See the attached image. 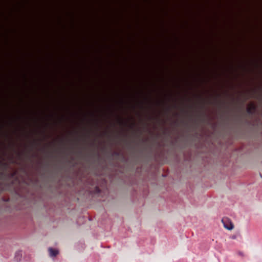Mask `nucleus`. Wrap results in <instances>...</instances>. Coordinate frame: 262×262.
I'll list each match as a JSON object with an SVG mask.
<instances>
[{
	"label": "nucleus",
	"instance_id": "obj_1",
	"mask_svg": "<svg viewBox=\"0 0 262 262\" xmlns=\"http://www.w3.org/2000/svg\"><path fill=\"white\" fill-rule=\"evenodd\" d=\"M222 222L226 229L229 230L233 229L234 226L231 221L227 219H224L222 220Z\"/></svg>",
	"mask_w": 262,
	"mask_h": 262
},
{
	"label": "nucleus",
	"instance_id": "obj_2",
	"mask_svg": "<svg viewBox=\"0 0 262 262\" xmlns=\"http://www.w3.org/2000/svg\"><path fill=\"white\" fill-rule=\"evenodd\" d=\"M50 254L52 256H55L58 253V251L56 250H53L52 249H49Z\"/></svg>",
	"mask_w": 262,
	"mask_h": 262
}]
</instances>
